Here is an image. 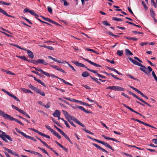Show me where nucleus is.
I'll use <instances>...</instances> for the list:
<instances>
[{
	"instance_id": "nucleus-59",
	"label": "nucleus",
	"mask_w": 157,
	"mask_h": 157,
	"mask_svg": "<svg viewBox=\"0 0 157 157\" xmlns=\"http://www.w3.org/2000/svg\"><path fill=\"white\" fill-rule=\"evenodd\" d=\"M45 126L46 128L50 131L51 133L54 130L51 128L50 126L46 125Z\"/></svg>"
},
{
	"instance_id": "nucleus-29",
	"label": "nucleus",
	"mask_w": 157,
	"mask_h": 157,
	"mask_svg": "<svg viewBox=\"0 0 157 157\" xmlns=\"http://www.w3.org/2000/svg\"><path fill=\"white\" fill-rule=\"evenodd\" d=\"M63 98L64 99L67 100H68L70 101H72V102H77V103L78 102L79 100H76L72 98L71 99V98H66V97H63Z\"/></svg>"
},
{
	"instance_id": "nucleus-37",
	"label": "nucleus",
	"mask_w": 157,
	"mask_h": 157,
	"mask_svg": "<svg viewBox=\"0 0 157 157\" xmlns=\"http://www.w3.org/2000/svg\"><path fill=\"white\" fill-rule=\"evenodd\" d=\"M43 19H44V20L48 21V22H49L52 23V21L53 20H52V19H50L49 18H47V17H44L42 16H40Z\"/></svg>"
},
{
	"instance_id": "nucleus-1",
	"label": "nucleus",
	"mask_w": 157,
	"mask_h": 157,
	"mask_svg": "<svg viewBox=\"0 0 157 157\" xmlns=\"http://www.w3.org/2000/svg\"><path fill=\"white\" fill-rule=\"evenodd\" d=\"M62 111L66 118L68 120H71L73 121L75 123L80 125L82 127L85 128V126L82 123L80 122L76 118L73 116H71L66 111L63 110Z\"/></svg>"
},
{
	"instance_id": "nucleus-38",
	"label": "nucleus",
	"mask_w": 157,
	"mask_h": 157,
	"mask_svg": "<svg viewBox=\"0 0 157 157\" xmlns=\"http://www.w3.org/2000/svg\"><path fill=\"white\" fill-rule=\"evenodd\" d=\"M90 77L94 81H95L96 83H98L99 84H101V83L98 81V79L97 78H94L91 76H90Z\"/></svg>"
},
{
	"instance_id": "nucleus-53",
	"label": "nucleus",
	"mask_w": 157,
	"mask_h": 157,
	"mask_svg": "<svg viewBox=\"0 0 157 157\" xmlns=\"http://www.w3.org/2000/svg\"><path fill=\"white\" fill-rule=\"evenodd\" d=\"M112 19L114 21H122L123 20L122 19L120 18H118L116 17H113L112 18Z\"/></svg>"
},
{
	"instance_id": "nucleus-21",
	"label": "nucleus",
	"mask_w": 157,
	"mask_h": 157,
	"mask_svg": "<svg viewBox=\"0 0 157 157\" xmlns=\"http://www.w3.org/2000/svg\"><path fill=\"white\" fill-rule=\"evenodd\" d=\"M102 136L106 140H112L115 141V142H120V141L117 140L115 138H110V137H107L104 135H102Z\"/></svg>"
},
{
	"instance_id": "nucleus-51",
	"label": "nucleus",
	"mask_w": 157,
	"mask_h": 157,
	"mask_svg": "<svg viewBox=\"0 0 157 157\" xmlns=\"http://www.w3.org/2000/svg\"><path fill=\"white\" fill-rule=\"evenodd\" d=\"M33 68L35 69L36 71L40 72L42 73H43L44 71L43 70L41 69L39 67L36 68L35 67H33Z\"/></svg>"
},
{
	"instance_id": "nucleus-35",
	"label": "nucleus",
	"mask_w": 157,
	"mask_h": 157,
	"mask_svg": "<svg viewBox=\"0 0 157 157\" xmlns=\"http://www.w3.org/2000/svg\"><path fill=\"white\" fill-rule=\"evenodd\" d=\"M90 75V74L86 71L83 72L82 74V76L83 77H86Z\"/></svg>"
},
{
	"instance_id": "nucleus-45",
	"label": "nucleus",
	"mask_w": 157,
	"mask_h": 157,
	"mask_svg": "<svg viewBox=\"0 0 157 157\" xmlns=\"http://www.w3.org/2000/svg\"><path fill=\"white\" fill-rule=\"evenodd\" d=\"M29 129L32 130L33 131H34L35 132L38 133V134H39L40 136H41V134L42 133V132H41L39 131L38 130L36 129H34V128H29Z\"/></svg>"
},
{
	"instance_id": "nucleus-28",
	"label": "nucleus",
	"mask_w": 157,
	"mask_h": 157,
	"mask_svg": "<svg viewBox=\"0 0 157 157\" xmlns=\"http://www.w3.org/2000/svg\"><path fill=\"white\" fill-rule=\"evenodd\" d=\"M60 112L58 110H56L55 112L53 113V115L54 117H57L60 116Z\"/></svg>"
},
{
	"instance_id": "nucleus-25",
	"label": "nucleus",
	"mask_w": 157,
	"mask_h": 157,
	"mask_svg": "<svg viewBox=\"0 0 157 157\" xmlns=\"http://www.w3.org/2000/svg\"><path fill=\"white\" fill-rule=\"evenodd\" d=\"M0 12L2 13L3 14H4L8 17H13L12 16L9 15L5 10H2V9L1 8H0Z\"/></svg>"
},
{
	"instance_id": "nucleus-5",
	"label": "nucleus",
	"mask_w": 157,
	"mask_h": 157,
	"mask_svg": "<svg viewBox=\"0 0 157 157\" xmlns=\"http://www.w3.org/2000/svg\"><path fill=\"white\" fill-rule=\"evenodd\" d=\"M92 140L94 141H95L103 145H104V146H106V147H107L108 148L112 150L113 151H114V149H113L112 147L108 144L107 143L104 142L103 141L100 140H99L96 139L95 138H92Z\"/></svg>"
},
{
	"instance_id": "nucleus-44",
	"label": "nucleus",
	"mask_w": 157,
	"mask_h": 157,
	"mask_svg": "<svg viewBox=\"0 0 157 157\" xmlns=\"http://www.w3.org/2000/svg\"><path fill=\"white\" fill-rule=\"evenodd\" d=\"M63 62H64V63H66L67 64V65L75 71H76V70L68 62L66 61H64Z\"/></svg>"
},
{
	"instance_id": "nucleus-57",
	"label": "nucleus",
	"mask_w": 157,
	"mask_h": 157,
	"mask_svg": "<svg viewBox=\"0 0 157 157\" xmlns=\"http://www.w3.org/2000/svg\"><path fill=\"white\" fill-rule=\"evenodd\" d=\"M141 2L144 8V9L145 10H147L148 9V7H147V6H146V5L145 4L144 2V1H142Z\"/></svg>"
},
{
	"instance_id": "nucleus-24",
	"label": "nucleus",
	"mask_w": 157,
	"mask_h": 157,
	"mask_svg": "<svg viewBox=\"0 0 157 157\" xmlns=\"http://www.w3.org/2000/svg\"><path fill=\"white\" fill-rule=\"evenodd\" d=\"M107 68L109 70H110L112 71H114L118 75H123L121 73L119 72L118 71H117V70H116V69H115L114 68H111V67H107Z\"/></svg>"
},
{
	"instance_id": "nucleus-3",
	"label": "nucleus",
	"mask_w": 157,
	"mask_h": 157,
	"mask_svg": "<svg viewBox=\"0 0 157 157\" xmlns=\"http://www.w3.org/2000/svg\"><path fill=\"white\" fill-rule=\"evenodd\" d=\"M1 133L2 134H0V138H1L4 141L6 142H8V141L6 138L9 141H12V138L9 135H7L6 133L1 131Z\"/></svg>"
},
{
	"instance_id": "nucleus-64",
	"label": "nucleus",
	"mask_w": 157,
	"mask_h": 157,
	"mask_svg": "<svg viewBox=\"0 0 157 157\" xmlns=\"http://www.w3.org/2000/svg\"><path fill=\"white\" fill-rule=\"evenodd\" d=\"M62 82H63L64 83H65V84H67V85H69L70 86H72V85L70 83H69V82L66 81L64 80H63Z\"/></svg>"
},
{
	"instance_id": "nucleus-48",
	"label": "nucleus",
	"mask_w": 157,
	"mask_h": 157,
	"mask_svg": "<svg viewBox=\"0 0 157 157\" xmlns=\"http://www.w3.org/2000/svg\"><path fill=\"white\" fill-rule=\"evenodd\" d=\"M28 86L29 88L35 91L37 88L33 86L31 84H29Z\"/></svg>"
},
{
	"instance_id": "nucleus-17",
	"label": "nucleus",
	"mask_w": 157,
	"mask_h": 157,
	"mask_svg": "<svg viewBox=\"0 0 157 157\" xmlns=\"http://www.w3.org/2000/svg\"><path fill=\"white\" fill-rule=\"evenodd\" d=\"M23 12L24 13H29L33 16H37V14L35 13L33 10H30L28 8L24 9Z\"/></svg>"
},
{
	"instance_id": "nucleus-55",
	"label": "nucleus",
	"mask_w": 157,
	"mask_h": 157,
	"mask_svg": "<svg viewBox=\"0 0 157 157\" xmlns=\"http://www.w3.org/2000/svg\"><path fill=\"white\" fill-rule=\"evenodd\" d=\"M38 148L41 150V151L44 152L45 154H47L48 155V154L47 152V151L44 149V148H41L40 147H38Z\"/></svg>"
},
{
	"instance_id": "nucleus-49",
	"label": "nucleus",
	"mask_w": 157,
	"mask_h": 157,
	"mask_svg": "<svg viewBox=\"0 0 157 157\" xmlns=\"http://www.w3.org/2000/svg\"><path fill=\"white\" fill-rule=\"evenodd\" d=\"M52 121L55 123L58 126H59V127H62V126L59 123L56 121L55 120V119H54V118H52Z\"/></svg>"
},
{
	"instance_id": "nucleus-30",
	"label": "nucleus",
	"mask_w": 157,
	"mask_h": 157,
	"mask_svg": "<svg viewBox=\"0 0 157 157\" xmlns=\"http://www.w3.org/2000/svg\"><path fill=\"white\" fill-rule=\"evenodd\" d=\"M35 91L43 96H44L45 95V93L43 91L38 88H37Z\"/></svg>"
},
{
	"instance_id": "nucleus-18",
	"label": "nucleus",
	"mask_w": 157,
	"mask_h": 157,
	"mask_svg": "<svg viewBox=\"0 0 157 157\" xmlns=\"http://www.w3.org/2000/svg\"><path fill=\"white\" fill-rule=\"evenodd\" d=\"M92 144L97 149H99L100 150H101L102 151L104 152H106V153H108V152L106 151V150L100 146H98V144H95V143H92Z\"/></svg>"
},
{
	"instance_id": "nucleus-19",
	"label": "nucleus",
	"mask_w": 157,
	"mask_h": 157,
	"mask_svg": "<svg viewBox=\"0 0 157 157\" xmlns=\"http://www.w3.org/2000/svg\"><path fill=\"white\" fill-rule=\"evenodd\" d=\"M30 76L33 77L34 78L35 80L36 81H37L38 83H40V84L43 86H44L45 87H46V85H45V83L44 82H42L40 80L36 78V77L33 76L32 75H30Z\"/></svg>"
},
{
	"instance_id": "nucleus-36",
	"label": "nucleus",
	"mask_w": 157,
	"mask_h": 157,
	"mask_svg": "<svg viewBox=\"0 0 157 157\" xmlns=\"http://www.w3.org/2000/svg\"><path fill=\"white\" fill-rule=\"evenodd\" d=\"M43 19H44V20L48 21V22H49L52 23V21L53 20H52V19H50L49 18H47V17H44L42 16H40Z\"/></svg>"
},
{
	"instance_id": "nucleus-9",
	"label": "nucleus",
	"mask_w": 157,
	"mask_h": 157,
	"mask_svg": "<svg viewBox=\"0 0 157 157\" xmlns=\"http://www.w3.org/2000/svg\"><path fill=\"white\" fill-rule=\"evenodd\" d=\"M2 90L6 94L8 95L9 96L13 98L14 100H16L17 101H20V100L15 95L11 94L10 92L6 90L5 89H2Z\"/></svg>"
},
{
	"instance_id": "nucleus-10",
	"label": "nucleus",
	"mask_w": 157,
	"mask_h": 157,
	"mask_svg": "<svg viewBox=\"0 0 157 157\" xmlns=\"http://www.w3.org/2000/svg\"><path fill=\"white\" fill-rule=\"evenodd\" d=\"M6 119H8L10 121H14L19 124L23 125L24 124L21 122L20 121L12 117L10 115H9Z\"/></svg>"
},
{
	"instance_id": "nucleus-62",
	"label": "nucleus",
	"mask_w": 157,
	"mask_h": 157,
	"mask_svg": "<svg viewBox=\"0 0 157 157\" xmlns=\"http://www.w3.org/2000/svg\"><path fill=\"white\" fill-rule=\"evenodd\" d=\"M48 11L51 14L52 13V9L50 7H49V6L48 7Z\"/></svg>"
},
{
	"instance_id": "nucleus-42",
	"label": "nucleus",
	"mask_w": 157,
	"mask_h": 157,
	"mask_svg": "<svg viewBox=\"0 0 157 157\" xmlns=\"http://www.w3.org/2000/svg\"><path fill=\"white\" fill-rule=\"evenodd\" d=\"M150 15L151 16L152 18H154L155 17V14L154 11L152 9H151L150 10Z\"/></svg>"
},
{
	"instance_id": "nucleus-50",
	"label": "nucleus",
	"mask_w": 157,
	"mask_h": 157,
	"mask_svg": "<svg viewBox=\"0 0 157 157\" xmlns=\"http://www.w3.org/2000/svg\"><path fill=\"white\" fill-rule=\"evenodd\" d=\"M29 62L31 63H33L34 64L37 65V60H28Z\"/></svg>"
},
{
	"instance_id": "nucleus-12",
	"label": "nucleus",
	"mask_w": 157,
	"mask_h": 157,
	"mask_svg": "<svg viewBox=\"0 0 157 157\" xmlns=\"http://www.w3.org/2000/svg\"><path fill=\"white\" fill-rule=\"evenodd\" d=\"M3 148L5 150L7 151L9 153L11 154L12 155H15L17 157H19V155L15 152L14 151H13L11 149H9L5 147H3Z\"/></svg>"
},
{
	"instance_id": "nucleus-46",
	"label": "nucleus",
	"mask_w": 157,
	"mask_h": 157,
	"mask_svg": "<svg viewBox=\"0 0 157 157\" xmlns=\"http://www.w3.org/2000/svg\"><path fill=\"white\" fill-rule=\"evenodd\" d=\"M117 55L121 56L123 54V50H118L117 52Z\"/></svg>"
},
{
	"instance_id": "nucleus-39",
	"label": "nucleus",
	"mask_w": 157,
	"mask_h": 157,
	"mask_svg": "<svg viewBox=\"0 0 157 157\" xmlns=\"http://www.w3.org/2000/svg\"><path fill=\"white\" fill-rule=\"evenodd\" d=\"M85 49L87 51L92 52L94 53H95L96 54L98 55L99 54L98 52H97L94 50L89 48H85Z\"/></svg>"
},
{
	"instance_id": "nucleus-60",
	"label": "nucleus",
	"mask_w": 157,
	"mask_h": 157,
	"mask_svg": "<svg viewBox=\"0 0 157 157\" xmlns=\"http://www.w3.org/2000/svg\"><path fill=\"white\" fill-rule=\"evenodd\" d=\"M6 73L8 75H15V74L14 73H12L10 71H7H7H6Z\"/></svg>"
},
{
	"instance_id": "nucleus-31",
	"label": "nucleus",
	"mask_w": 157,
	"mask_h": 157,
	"mask_svg": "<svg viewBox=\"0 0 157 157\" xmlns=\"http://www.w3.org/2000/svg\"><path fill=\"white\" fill-rule=\"evenodd\" d=\"M125 52L127 56H131L133 55L132 53L128 49H125Z\"/></svg>"
},
{
	"instance_id": "nucleus-58",
	"label": "nucleus",
	"mask_w": 157,
	"mask_h": 157,
	"mask_svg": "<svg viewBox=\"0 0 157 157\" xmlns=\"http://www.w3.org/2000/svg\"><path fill=\"white\" fill-rule=\"evenodd\" d=\"M85 128H85L82 129V130H83L84 131H85L87 133H89L90 134L93 135H94V133L91 132L90 131H89V130H88L86 129H85Z\"/></svg>"
},
{
	"instance_id": "nucleus-34",
	"label": "nucleus",
	"mask_w": 157,
	"mask_h": 157,
	"mask_svg": "<svg viewBox=\"0 0 157 157\" xmlns=\"http://www.w3.org/2000/svg\"><path fill=\"white\" fill-rule=\"evenodd\" d=\"M52 133L54 134L55 136L57 137L58 139H61V136L59 135V134L57 132H56L54 130H53V131L52 132Z\"/></svg>"
},
{
	"instance_id": "nucleus-27",
	"label": "nucleus",
	"mask_w": 157,
	"mask_h": 157,
	"mask_svg": "<svg viewBox=\"0 0 157 157\" xmlns=\"http://www.w3.org/2000/svg\"><path fill=\"white\" fill-rule=\"evenodd\" d=\"M38 63H42L44 65H46L48 64V63L45 62L43 59H37V64Z\"/></svg>"
},
{
	"instance_id": "nucleus-40",
	"label": "nucleus",
	"mask_w": 157,
	"mask_h": 157,
	"mask_svg": "<svg viewBox=\"0 0 157 157\" xmlns=\"http://www.w3.org/2000/svg\"><path fill=\"white\" fill-rule=\"evenodd\" d=\"M78 103H80L81 105H85L86 106H91V105H90V104H88L87 103H86V102H84L81 101H79Z\"/></svg>"
},
{
	"instance_id": "nucleus-26",
	"label": "nucleus",
	"mask_w": 157,
	"mask_h": 157,
	"mask_svg": "<svg viewBox=\"0 0 157 157\" xmlns=\"http://www.w3.org/2000/svg\"><path fill=\"white\" fill-rule=\"evenodd\" d=\"M8 114L5 113L4 112L0 110V115L3 117L4 118L7 119Z\"/></svg>"
},
{
	"instance_id": "nucleus-56",
	"label": "nucleus",
	"mask_w": 157,
	"mask_h": 157,
	"mask_svg": "<svg viewBox=\"0 0 157 157\" xmlns=\"http://www.w3.org/2000/svg\"><path fill=\"white\" fill-rule=\"evenodd\" d=\"M51 106V103L50 102H48L47 104L46 105H44V106L46 108L48 109Z\"/></svg>"
},
{
	"instance_id": "nucleus-4",
	"label": "nucleus",
	"mask_w": 157,
	"mask_h": 157,
	"mask_svg": "<svg viewBox=\"0 0 157 157\" xmlns=\"http://www.w3.org/2000/svg\"><path fill=\"white\" fill-rule=\"evenodd\" d=\"M16 131L19 133L21 135L24 137H25L26 138H28L29 139H30L34 141L35 142H36V140L33 137L30 136L26 135L25 133H24L23 132H21V130L18 129L17 128H15Z\"/></svg>"
},
{
	"instance_id": "nucleus-63",
	"label": "nucleus",
	"mask_w": 157,
	"mask_h": 157,
	"mask_svg": "<svg viewBox=\"0 0 157 157\" xmlns=\"http://www.w3.org/2000/svg\"><path fill=\"white\" fill-rule=\"evenodd\" d=\"M128 10L134 16V17H135L136 18V17L134 15V13H133V12L132 11V10L129 7H128Z\"/></svg>"
},
{
	"instance_id": "nucleus-23",
	"label": "nucleus",
	"mask_w": 157,
	"mask_h": 157,
	"mask_svg": "<svg viewBox=\"0 0 157 157\" xmlns=\"http://www.w3.org/2000/svg\"><path fill=\"white\" fill-rule=\"evenodd\" d=\"M102 72L106 74V75H108V76H109V75H110L113 78H114L116 79L122 80V79H121L118 78L116 76H115L112 73H110V74H109L105 71L103 72Z\"/></svg>"
},
{
	"instance_id": "nucleus-61",
	"label": "nucleus",
	"mask_w": 157,
	"mask_h": 157,
	"mask_svg": "<svg viewBox=\"0 0 157 157\" xmlns=\"http://www.w3.org/2000/svg\"><path fill=\"white\" fill-rule=\"evenodd\" d=\"M41 136L44 137H45L48 138V139L50 138V137L49 136L46 135V134H45L43 133L41 134Z\"/></svg>"
},
{
	"instance_id": "nucleus-14",
	"label": "nucleus",
	"mask_w": 157,
	"mask_h": 157,
	"mask_svg": "<svg viewBox=\"0 0 157 157\" xmlns=\"http://www.w3.org/2000/svg\"><path fill=\"white\" fill-rule=\"evenodd\" d=\"M11 106L14 109H16L20 113H22L24 115H27V113L25 112L23 110L20 109L19 108H18L17 107L13 105H11Z\"/></svg>"
},
{
	"instance_id": "nucleus-43",
	"label": "nucleus",
	"mask_w": 157,
	"mask_h": 157,
	"mask_svg": "<svg viewBox=\"0 0 157 157\" xmlns=\"http://www.w3.org/2000/svg\"><path fill=\"white\" fill-rule=\"evenodd\" d=\"M107 34L111 36H113L115 38H117L120 37L118 35H115L113 34L111 32H109L107 33Z\"/></svg>"
},
{
	"instance_id": "nucleus-41",
	"label": "nucleus",
	"mask_w": 157,
	"mask_h": 157,
	"mask_svg": "<svg viewBox=\"0 0 157 157\" xmlns=\"http://www.w3.org/2000/svg\"><path fill=\"white\" fill-rule=\"evenodd\" d=\"M17 57L20 59H22L23 60H24L28 61L29 60L28 59H27V58L25 57V56H17Z\"/></svg>"
},
{
	"instance_id": "nucleus-22",
	"label": "nucleus",
	"mask_w": 157,
	"mask_h": 157,
	"mask_svg": "<svg viewBox=\"0 0 157 157\" xmlns=\"http://www.w3.org/2000/svg\"><path fill=\"white\" fill-rule=\"evenodd\" d=\"M76 108L78 109L83 111L84 112L86 113H91V112L89 111H87L83 107L77 105L76 106Z\"/></svg>"
},
{
	"instance_id": "nucleus-7",
	"label": "nucleus",
	"mask_w": 157,
	"mask_h": 157,
	"mask_svg": "<svg viewBox=\"0 0 157 157\" xmlns=\"http://www.w3.org/2000/svg\"><path fill=\"white\" fill-rule=\"evenodd\" d=\"M106 89L115 91H123L125 90L124 88L118 86H109Z\"/></svg>"
},
{
	"instance_id": "nucleus-47",
	"label": "nucleus",
	"mask_w": 157,
	"mask_h": 157,
	"mask_svg": "<svg viewBox=\"0 0 157 157\" xmlns=\"http://www.w3.org/2000/svg\"><path fill=\"white\" fill-rule=\"evenodd\" d=\"M126 75L127 76L129 77H130V78H132V79H133L135 80H137V81H139V79H137L136 78H135L134 77L132 76L131 75L127 74Z\"/></svg>"
},
{
	"instance_id": "nucleus-13",
	"label": "nucleus",
	"mask_w": 157,
	"mask_h": 157,
	"mask_svg": "<svg viewBox=\"0 0 157 157\" xmlns=\"http://www.w3.org/2000/svg\"><path fill=\"white\" fill-rule=\"evenodd\" d=\"M72 62L73 63L75 64L77 66L85 68L87 70V68H88L84 64H83L81 63L78 62L76 61H75V60L72 61Z\"/></svg>"
},
{
	"instance_id": "nucleus-54",
	"label": "nucleus",
	"mask_w": 157,
	"mask_h": 157,
	"mask_svg": "<svg viewBox=\"0 0 157 157\" xmlns=\"http://www.w3.org/2000/svg\"><path fill=\"white\" fill-rule=\"evenodd\" d=\"M102 23L106 26H110V24L106 20H105V21H102Z\"/></svg>"
},
{
	"instance_id": "nucleus-2",
	"label": "nucleus",
	"mask_w": 157,
	"mask_h": 157,
	"mask_svg": "<svg viewBox=\"0 0 157 157\" xmlns=\"http://www.w3.org/2000/svg\"><path fill=\"white\" fill-rule=\"evenodd\" d=\"M128 59L132 63H133L134 64L141 67L140 68V70L143 71L146 74H148V73L147 70V69L145 66H144L143 65L139 63L138 62L134 60L131 57H129Z\"/></svg>"
},
{
	"instance_id": "nucleus-11",
	"label": "nucleus",
	"mask_w": 157,
	"mask_h": 157,
	"mask_svg": "<svg viewBox=\"0 0 157 157\" xmlns=\"http://www.w3.org/2000/svg\"><path fill=\"white\" fill-rule=\"evenodd\" d=\"M122 105L124 106L125 107H126V108H127L128 109H129V110H130L132 112H133L134 113H136L139 115H140V116H141L142 117H144V118H145V117L144 116L142 115L141 114H140V113L137 112V111L134 110V109H132L130 107L127 105L126 104H122Z\"/></svg>"
},
{
	"instance_id": "nucleus-15",
	"label": "nucleus",
	"mask_w": 157,
	"mask_h": 157,
	"mask_svg": "<svg viewBox=\"0 0 157 157\" xmlns=\"http://www.w3.org/2000/svg\"><path fill=\"white\" fill-rule=\"evenodd\" d=\"M82 59L85 60L88 63H89L90 64L94 65V66H95L96 67H101V66L98 64H97L95 63H94L90 60L89 59H85L84 58H82Z\"/></svg>"
},
{
	"instance_id": "nucleus-52",
	"label": "nucleus",
	"mask_w": 157,
	"mask_h": 157,
	"mask_svg": "<svg viewBox=\"0 0 157 157\" xmlns=\"http://www.w3.org/2000/svg\"><path fill=\"white\" fill-rule=\"evenodd\" d=\"M87 70L90 71V72H93V73L96 74L97 75H98V74H99V73H97V71L94 70L89 69V68H87Z\"/></svg>"
},
{
	"instance_id": "nucleus-8",
	"label": "nucleus",
	"mask_w": 157,
	"mask_h": 157,
	"mask_svg": "<svg viewBox=\"0 0 157 157\" xmlns=\"http://www.w3.org/2000/svg\"><path fill=\"white\" fill-rule=\"evenodd\" d=\"M129 93L130 94L132 95L134 97L137 98L138 100H140L142 102L145 103L146 105H148L150 107H151V106L149 104L146 102L145 101L143 100L142 99L140 98L139 97L136 95L134 93H132V92L131 91H130L129 92Z\"/></svg>"
},
{
	"instance_id": "nucleus-32",
	"label": "nucleus",
	"mask_w": 157,
	"mask_h": 157,
	"mask_svg": "<svg viewBox=\"0 0 157 157\" xmlns=\"http://www.w3.org/2000/svg\"><path fill=\"white\" fill-rule=\"evenodd\" d=\"M48 57L49 59H52V60H53V61H54L56 62H58L59 63H64V62H63L57 60L56 59L53 58V57H52L51 56H48Z\"/></svg>"
},
{
	"instance_id": "nucleus-16",
	"label": "nucleus",
	"mask_w": 157,
	"mask_h": 157,
	"mask_svg": "<svg viewBox=\"0 0 157 157\" xmlns=\"http://www.w3.org/2000/svg\"><path fill=\"white\" fill-rule=\"evenodd\" d=\"M50 66L52 67L53 68H54L56 70H57L59 71H60L61 72H62L63 73H66V72L64 70H63L61 68L57 66L53 65L52 64H50Z\"/></svg>"
},
{
	"instance_id": "nucleus-33",
	"label": "nucleus",
	"mask_w": 157,
	"mask_h": 157,
	"mask_svg": "<svg viewBox=\"0 0 157 157\" xmlns=\"http://www.w3.org/2000/svg\"><path fill=\"white\" fill-rule=\"evenodd\" d=\"M21 90L22 91H23L24 93H29L33 94V93L30 90L26 89L24 88H22L21 89Z\"/></svg>"
},
{
	"instance_id": "nucleus-6",
	"label": "nucleus",
	"mask_w": 157,
	"mask_h": 157,
	"mask_svg": "<svg viewBox=\"0 0 157 157\" xmlns=\"http://www.w3.org/2000/svg\"><path fill=\"white\" fill-rule=\"evenodd\" d=\"M92 140L94 141H95L103 145H104V146H106V147H107L108 148L112 150L113 151H114V149H113L112 147L108 144L107 143L104 142L103 141L100 140H99L96 139L95 138H92Z\"/></svg>"
},
{
	"instance_id": "nucleus-20",
	"label": "nucleus",
	"mask_w": 157,
	"mask_h": 157,
	"mask_svg": "<svg viewBox=\"0 0 157 157\" xmlns=\"http://www.w3.org/2000/svg\"><path fill=\"white\" fill-rule=\"evenodd\" d=\"M25 51H26L29 57L31 59H33L34 58V55L33 52L29 50H26Z\"/></svg>"
}]
</instances>
